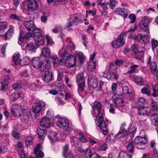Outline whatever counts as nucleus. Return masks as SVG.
<instances>
[{"label":"nucleus","instance_id":"1","mask_svg":"<svg viewBox=\"0 0 158 158\" xmlns=\"http://www.w3.org/2000/svg\"><path fill=\"white\" fill-rule=\"evenodd\" d=\"M93 107L96 109L98 114L95 120V123L97 126L99 127L100 132L104 135L107 134L108 132L107 124L103 120L104 110L102 104L98 101H95L94 103Z\"/></svg>","mask_w":158,"mask_h":158},{"label":"nucleus","instance_id":"2","mask_svg":"<svg viewBox=\"0 0 158 158\" xmlns=\"http://www.w3.org/2000/svg\"><path fill=\"white\" fill-rule=\"evenodd\" d=\"M11 111L15 117H20L23 122L27 123L28 121L30 112L23 106L18 104L14 105L12 106Z\"/></svg>","mask_w":158,"mask_h":158},{"label":"nucleus","instance_id":"3","mask_svg":"<svg viewBox=\"0 0 158 158\" xmlns=\"http://www.w3.org/2000/svg\"><path fill=\"white\" fill-rule=\"evenodd\" d=\"M75 49V46L73 43H70L66 47L64 46L62 49L59 52V56L61 58L59 62L56 55L53 56H52V59L53 61L54 64H61L62 62L64 60L65 57L68 56V54L71 53L72 51L74 50Z\"/></svg>","mask_w":158,"mask_h":158},{"label":"nucleus","instance_id":"4","mask_svg":"<svg viewBox=\"0 0 158 158\" xmlns=\"http://www.w3.org/2000/svg\"><path fill=\"white\" fill-rule=\"evenodd\" d=\"M152 19V18L146 16L142 19L139 25V28L141 32H149L148 25Z\"/></svg>","mask_w":158,"mask_h":158},{"label":"nucleus","instance_id":"5","mask_svg":"<svg viewBox=\"0 0 158 158\" xmlns=\"http://www.w3.org/2000/svg\"><path fill=\"white\" fill-rule=\"evenodd\" d=\"M24 24L27 30L31 31L34 33H36L37 31L41 32V29L37 28L34 22L32 20L25 21Z\"/></svg>","mask_w":158,"mask_h":158},{"label":"nucleus","instance_id":"6","mask_svg":"<svg viewBox=\"0 0 158 158\" xmlns=\"http://www.w3.org/2000/svg\"><path fill=\"white\" fill-rule=\"evenodd\" d=\"M34 32H28L26 34L23 31H21L19 35V44L22 45V43L23 42L24 40H28L30 37H32L34 36Z\"/></svg>","mask_w":158,"mask_h":158},{"label":"nucleus","instance_id":"7","mask_svg":"<svg viewBox=\"0 0 158 158\" xmlns=\"http://www.w3.org/2000/svg\"><path fill=\"white\" fill-rule=\"evenodd\" d=\"M116 98L113 99V101L114 106L118 108L120 110L122 111V108L123 106V102L122 99L123 94H117Z\"/></svg>","mask_w":158,"mask_h":158},{"label":"nucleus","instance_id":"8","mask_svg":"<svg viewBox=\"0 0 158 158\" xmlns=\"http://www.w3.org/2000/svg\"><path fill=\"white\" fill-rule=\"evenodd\" d=\"M57 125L63 129H67L69 126V122L67 119L61 118H59L56 122Z\"/></svg>","mask_w":158,"mask_h":158},{"label":"nucleus","instance_id":"9","mask_svg":"<svg viewBox=\"0 0 158 158\" xmlns=\"http://www.w3.org/2000/svg\"><path fill=\"white\" fill-rule=\"evenodd\" d=\"M45 103L42 101H39L34 103L32 107L33 112L35 114L39 113L42 110V107L45 106Z\"/></svg>","mask_w":158,"mask_h":158},{"label":"nucleus","instance_id":"10","mask_svg":"<svg viewBox=\"0 0 158 158\" xmlns=\"http://www.w3.org/2000/svg\"><path fill=\"white\" fill-rule=\"evenodd\" d=\"M41 32L37 31L35 33L33 38L35 44L38 46L42 45L44 44L45 40L43 37L42 34Z\"/></svg>","mask_w":158,"mask_h":158},{"label":"nucleus","instance_id":"11","mask_svg":"<svg viewBox=\"0 0 158 158\" xmlns=\"http://www.w3.org/2000/svg\"><path fill=\"white\" fill-rule=\"evenodd\" d=\"M135 39L141 44H145L149 42L150 37L148 35H142L139 34L135 36Z\"/></svg>","mask_w":158,"mask_h":158},{"label":"nucleus","instance_id":"12","mask_svg":"<svg viewBox=\"0 0 158 158\" xmlns=\"http://www.w3.org/2000/svg\"><path fill=\"white\" fill-rule=\"evenodd\" d=\"M68 67H72L74 66L76 64V57L73 55H70L67 56L65 60H63Z\"/></svg>","mask_w":158,"mask_h":158},{"label":"nucleus","instance_id":"13","mask_svg":"<svg viewBox=\"0 0 158 158\" xmlns=\"http://www.w3.org/2000/svg\"><path fill=\"white\" fill-rule=\"evenodd\" d=\"M88 85L93 88H96L98 86L97 78L94 75H89L88 79Z\"/></svg>","mask_w":158,"mask_h":158},{"label":"nucleus","instance_id":"14","mask_svg":"<svg viewBox=\"0 0 158 158\" xmlns=\"http://www.w3.org/2000/svg\"><path fill=\"white\" fill-rule=\"evenodd\" d=\"M27 6L29 10H35L38 8V4L35 0H28L27 2Z\"/></svg>","mask_w":158,"mask_h":158},{"label":"nucleus","instance_id":"15","mask_svg":"<svg viewBox=\"0 0 158 158\" xmlns=\"http://www.w3.org/2000/svg\"><path fill=\"white\" fill-rule=\"evenodd\" d=\"M51 68L50 62L49 59H46L41 64V66L40 67V70L42 72H45L49 71Z\"/></svg>","mask_w":158,"mask_h":158},{"label":"nucleus","instance_id":"16","mask_svg":"<svg viewBox=\"0 0 158 158\" xmlns=\"http://www.w3.org/2000/svg\"><path fill=\"white\" fill-rule=\"evenodd\" d=\"M45 73L42 76L43 80L46 83H49L52 79V72L49 71H45Z\"/></svg>","mask_w":158,"mask_h":158},{"label":"nucleus","instance_id":"17","mask_svg":"<svg viewBox=\"0 0 158 158\" xmlns=\"http://www.w3.org/2000/svg\"><path fill=\"white\" fill-rule=\"evenodd\" d=\"M52 114V116L51 115L48 118L44 117L42 119L40 122V124L41 127L45 128H48L49 127L50 123L49 118H52L54 116L53 114Z\"/></svg>","mask_w":158,"mask_h":158},{"label":"nucleus","instance_id":"18","mask_svg":"<svg viewBox=\"0 0 158 158\" xmlns=\"http://www.w3.org/2000/svg\"><path fill=\"white\" fill-rule=\"evenodd\" d=\"M147 141V139L145 137L137 136L134 139V143L135 145L138 146L145 144Z\"/></svg>","mask_w":158,"mask_h":158},{"label":"nucleus","instance_id":"19","mask_svg":"<svg viewBox=\"0 0 158 158\" xmlns=\"http://www.w3.org/2000/svg\"><path fill=\"white\" fill-rule=\"evenodd\" d=\"M138 113L139 115L147 116L150 114V110L148 107L142 106L138 109Z\"/></svg>","mask_w":158,"mask_h":158},{"label":"nucleus","instance_id":"20","mask_svg":"<svg viewBox=\"0 0 158 158\" xmlns=\"http://www.w3.org/2000/svg\"><path fill=\"white\" fill-rule=\"evenodd\" d=\"M103 76L104 77L106 78L108 80L113 79H117L118 77V74L116 73L110 72L107 73V74L106 72H103Z\"/></svg>","mask_w":158,"mask_h":158},{"label":"nucleus","instance_id":"21","mask_svg":"<svg viewBox=\"0 0 158 158\" xmlns=\"http://www.w3.org/2000/svg\"><path fill=\"white\" fill-rule=\"evenodd\" d=\"M40 59L39 57L35 58L33 59L31 61V65L35 68L40 70L41 63Z\"/></svg>","mask_w":158,"mask_h":158},{"label":"nucleus","instance_id":"22","mask_svg":"<svg viewBox=\"0 0 158 158\" xmlns=\"http://www.w3.org/2000/svg\"><path fill=\"white\" fill-rule=\"evenodd\" d=\"M115 12L117 14L123 16L124 19L128 15L125 8H116L115 10Z\"/></svg>","mask_w":158,"mask_h":158},{"label":"nucleus","instance_id":"23","mask_svg":"<svg viewBox=\"0 0 158 158\" xmlns=\"http://www.w3.org/2000/svg\"><path fill=\"white\" fill-rule=\"evenodd\" d=\"M127 131L123 127H121L118 133L115 135L116 139L123 138L126 134Z\"/></svg>","mask_w":158,"mask_h":158},{"label":"nucleus","instance_id":"24","mask_svg":"<svg viewBox=\"0 0 158 158\" xmlns=\"http://www.w3.org/2000/svg\"><path fill=\"white\" fill-rule=\"evenodd\" d=\"M9 78V76H6L4 78V81L1 82L0 83V90L3 91L7 87L8 81Z\"/></svg>","mask_w":158,"mask_h":158},{"label":"nucleus","instance_id":"25","mask_svg":"<svg viewBox=\"0 0 158 158\" xmlns=\"http://www.w3.org/2000/svg\"><path fill=\"white\" fill-rule=\"evenodd\" d=\"M151 57L150 56H149L148 59V64H150V68L152 73H154L155 72L156 70L157 67V64L154 62L151 63Z\"/></svg>","mask_w":158,"mask_h":158},{"label":"nucleus","instance_id":"26","mask_svg":"<svg viewBox=\"0 0 158 158\" xmlns=\"http://www.w3.org/2000/svg\"><path fill=\"white\" fill-rule=\"evenodd\" d=\"M42 54L45 57L50 58L51 57L50 50L48 47H44L41 50Z\"/></svg>","mask_w":158,"mask_h":158},{"label":"nucleus","instance_id":"27","mask_svg":"<svg viewBox=\"0 0 158 158\" xmlns=\"http://www.w3.org/2000/svg\"><path fill=\"white\" fill-rule=\"evenodd\" d=\"M125 32H123L120 34L118 36L117 40L121 46L125 44V39L124 38Z\"/></svg>","mask_w":158,"mask_h":158},{"label":"nucleus","instance_id":"28","mask_svg":"<svg viewBox=\"0 0 158 158\" xmlns=\"http://www.w3.org/2000/svg\"><path fill=\"white\" fill-rule=\"evenodd\" d=\"M133 81L139 85H144L143 80L142 77L139 76H135L133 77Z\"/></svg>","mask_w":158,"mask_h":158},{"label":"nucleus","instance_id":"29","mask_svg":"<svg viewBox=\"0 0 158 158\" xmlns=\"http://www.w3.org/2000/svg\"><path fill=\"white\" fill-rule=\"evenodd\" d=\"M69 151V145H66L64 147L63 150V155L65 158L69 157V156L72 154L73 155L71 152Z\"/></svg>","mask_w":158,"mask_h":158},{"label":"nucleus","instance_id":"30","mask_svg":"<svg viewBox=\"0 0 158 158\" xmlns=\"http://www.w3.org/2000/svg\"><path fill=\"white\" fill-rule=\"evenodd\" d=\"M13 62L14 64L16 65L19 64L21 65L22 64L20 59V55L19 54H17L15 56H13Z\"/></svg>","mask_w":158,"mask_h":158},{"label":"nucleus","instance_id":"31","mask_svg":"<svg viewBox=\"0 0 158 158\" xmlns=\"http://www.w3.org/2000/svg\"><path fill=\"white\" fill-rule=\"evenodd\" d=\"M96 68V62L93 61H90L87 67V69L90 72L94 71Z\"/></svg>","mask_w":158,"mask_h":158},{"label":"nucleus","instance_id":"32","mask_svg":"<svg viewBox=\"0 0 158 158\" xmlns=\"http://www.w3.org/2000/svg\"><path fill=\"white\" fill-rule=\"evenodd\" d=\"M48 137L51 142H56L57 139L56 134L55 132H50L48 134Z\"/></svg>","mask_w":158,"mask_h":158},{"label":"nucleus","instance_id":"33","mask_svg":"<svg viewBox=\"0 0 158 158\" xmlns=\"http://www.w3.org/2000/svg\"><path fill=\"white\" fill-rule=\"evenodd\" d=\"M14 34L13 30L12 28H10L6 33L5 35V40L10 39L12 37Z\"/></svg>","mask_w":158,"mask_h":158},{"label":"nucleus","instance_id":"34","mask_svg":"<svg viewBox=\"0 0 158 158\" xmlns=\"http://www.w3.org/2000/svg\"><path fill=\"white\" fill-rule=\"evenodd\" d=\"M25 49L26 50L34 52L36 49V47L33 43H30L26 44Z\"/></svg>","mask_w":158,"mask_h":158},{"label":"nucleus","instance_id":"35","mask_svg":"<svg viewBox=\"0 0 158 158\" xmlns=\"http://www.w3.org/2000/svg\"><path fill=\"white\" fill-rule=\"evenodd\" d=\"M116 139L115 135H114L113 133H111L108 136L106 140L107 143H112Z\"/></svg>","mask_w":158,"mask_h":158},{"label":"nucleus","instance_id":"36","mask_svg":"<svg viewBox=\"0 0 158 158\" xmlns=\"http://www.w3.org/2000/svg\"><path fill=\"white\" fill-rule=\"evenodd\" d=\"M141 91L143 94H146L148 96H149L151 95V89L148 86L143 87L141 89Z\"/></svg>","mask_w":158,"mask_h":158},{"label":"nucleus","instance_id":"37","mask_svg":"<svg viewBox=\"0 0 158 158\" xmlns=\"http://www.w3.org/2000/svg\"><path fill=\"white\" fill-rule=\"evenodd\" d=\"M137 128L134 124L131 123L128 128V131L132 134H134L136 131Z\"/></svg>","mask_w":158,"mask_h":158},{"label":"nucleus","instance_id":"38","mask_svg":"<svg viewBox=\"0 0 158 158\" xmlns=\"http://www.w3.org/2000/svg\"><path fill=\"white\" fill-rule=\"evenodd\" d=\"M37 131L40 139L41 140L43 139L45 137V131L44 130L41 129L40 128H38Z\"/></svg>","mask_w":158,"mask_h":158},{"label":"nucleus","instance_id":"39","mask_svg":"<svg viewBox=\"0 0 158 158\" xmlns=\"http://www.w3.org/2000/svg\"><path fill=\"white\" fill-rule=\"evenodd\" d=\"M76 79L77 83L85 81V78L84 77V73H80L77 75Z\"/></svg>","mask_w":158,"mask_h":158},{"label":"nucleus","instance_id":"40","mask_svg":"<svg viewBox=\"0 0 158 158\" xmlns=\"http://www.w3.org/2000/svg\"><path fill=\"white\" fill-rule=\"evenodd\" d=\"M152 117L153 118L152 120V124L155 126H158V113H154Z\"/></svg>","mask_w":158,"mask_h":158},{"label":"nucleus","instance_id":"41","mask_svg":"<svg viewBox=\"0 0 158 158\" xmlns=\"http://www.w3.org/2000/svg\"><path fill=\"white\" fill-rule=\"evenodd\" d=\"M91 150L89 149H87L84 152V158H91L92 155Z\"/></svg>","mask_w":158,"mask_h":158},{"label":"nucleus","instance_id":"42","mask_svg":"<svg viewBox=\"0 0 158 158\" xmlns=\"http://www.w3.org/2000/svg\"><path fill=\"white\" fill-rule=\"evenodd\" d=\"M144 52L143 51H137L135 53V58L139 60H141L143 57Z\"/></svg>","mask_w":158,"mask_h":158},{"label":"nucleus","instance_id":"43","mask_svg":"<svg viewBox=\"0 0 158 158\" xmlns=\"http://www.w3.org/2000/svg\"><path fill=\"white\" fill-rule=\"evenodd\" d=\"M31 60V58L28 56H26L21 60L22 64L21 65H26L28 64Z\"/></svg>","mask_w":158,"mask_h":158},{"label":"nucleus","instance_id":"44","mask_svg":"<svg viewBox=\"0 0 158 158\" xmlns=\"http://www.w3.org/2000/svg\"><path fill=\"white\" fill-rule=\"evenodd\" d=\"M107 4L109 6L110 8L113 9L117 5V2L115 0H110L107 2Z\"/></svg>","mask_w":158,"mask_h":158},{"label":"nucleus","instance_id":"45","mask_svg":"<svg viewBox=\"0 0 158 158\" xmlns=\"http://www.w3.org/2000/svg\"><path fill=\"white\" fill-rule=\"evenodd\" d=\"M70 142L71 145L73 146H75L78 144L79 139L77 137L75 136H73L70 137Z\"/></svg>","mask_w":158,"mask_h":158},{"label":"nucleus","instance_id":"46","mask_svg":"<svg viewBox=\"0 0 158 158\" xmlns=\"http://www.w3.org/2000/svg\"><path fill=\"white\" fill-rule=\"evenodd\" d=\"M43 15H42L41 18V21L44 23H46L47 20V17H48L50 15V13L48 12H43Z\"/></svg>","mask_w":158,"mask_h":158},{"label":"nucleus","instance_id":"47","mask_svg":"<svg viewBox=\"0 0 158 158\" xmlns=\"http://www.w3.org/2000/svg\"><path fill=\"white\" fill-rule=\"evenodd\" d=\"M33 140V137L31 136H28L26 139L25 144L27 147H29L32 143Z\"/></svg>","mask_w":158,"mask_h":158},{"label":"nucleus","instance_id":"48","mask_svg":"<svg viewBox=\"0 0 158 158\" xmlns=\"http://www.w3.org/2000/svg\"><path fill=\"white\" fill-rule=\"evenodd\" d=\"M139 67V65L135 64L133 65H132L131 66L128 68V73L130 74H131L134 73L135 72L136 69Z\"/></svg>","mask_w":158,"mask_h":158},{"label":"nucleus","instance_id":"49","mask_svg":"<svg viewBox=\"0 0 158 158\" xmlns=\"http://www.w3.org/2000/svg\"><path fill=\"white\" fill-rule=\"evenodd\" d=\"M85 83V81L81 82L80 83H77L78 86V91L79 93L82 92L84 90Z\"/></svg>","mask_w":158,"mask_h":158},{"label":"nucleus","instance_id":"50","mask_svg":"<svg viewBox=\"0 0 158 158\" xmlns=\"http://www.w3.org/2000/svg\"><path fill=\"white\" fill-rule=\"evenodd\" d=\"M145 99L144 98H140L135 101V103L138 106H139L142 105L145 102Z\"/></svg>","mask_w":158,"mask_h":158},{"label":"nucleus","instance_id":"51","mask_svg":"<svg viewBox=\"0 0 158 158\" xmlns=\"http://www.w3.org/2000/svg\"><path fill=\"white\" fill-rule=\"evenodd\" d=\"M118 158H131V156L126 152H121L119 154Z\"/></svg>","mask_w":158,"mask_h":158},{"label":"nucleus","instance_id":"52","mask_svg":"<svg viewBox=\"0 0 158 158\" xmlns=\"http://www.w3.org/2000/svg\"><path fill=\"white\" fill-rule=\"evenodd\" d=\"M128 151L130 152H132L133 151L134 146L132 142H130L127 147Z\"/></svg>","mask_w":158,"mask_h":158},{"label":"nucleus","instance_id":"53","mask_svg":"<svg viewBox=\"0 0 158 158\" xmlns=\"http://www.w3.org/2000/svg\"><path fill=\"white\" fill-rule=\"evenodd\" d=\"M20 94L19 93L15 92L12 94L11 95L10 98H12L13 101H15L16 99L21 97Z\"/></svg>","mask_w":158,"mask_h":158},{"label":"nucleus","instance_id":"54","mask_svg":"<svg viewBox=\"0 0 158 158\" xmlns=\"http://www.w3.org/2000/svg\"><path fill=\"white\" fill-rule=\"evenodd\" d=\"M77 136L79 137L80 141L83 143L86 142V140L82 132H79L77 134Z\"/></svg>","mask_w":158,"mask_h":158},{"label":"nucleus","instance_id":"55","mask_svg":"<svg viewBox=\"0 0 158 158\" xmlns=\"http://www.w3.org/2000/svg\"><path fill=\"white\" fill-rule=\"evenodd\" d=\"M111 45L113 48H118L121 47L117 40L113 41L111 43Z\"/></svg>","mask_w":158,"mask_h":158},{"label":"nucleus","instance_id":"56","mask_svg":"<svg viewBox=\"0 0 158 158\" xmlns=\"http://www.w3.org/2000/svg\"><path fill=\"white\" fill-rule=\"evenodd\" d=\"M77 56L78 57L80 63L83 62V60L84 58V56L83 54L81 52L77 53Z\"/></svg>","mask_w":158,"mask_h":158},{"label":"nucleus","instance_id":"57","mask_svg":"<svg viewBox=\"0 0 158 158\" xmlns=\"http://www.w3.org/2000/svg\"><path fill=\"white\" fill-rule=\"evenodd\" d=\"M151 106L153 111H156L157 110V106L156 102L153 101L151 104Z\"/></svg>","mask_w":158,"mask_h":158},{"label":"nucleus","instance_id":"58","mask_svg":"<svg viewBox=\"0 0 158 158\" xmlns=\"http://www.w3.org/2000/svg\"><path fill=\"white\" fill-rule=\"evenodd\" d=\"M10 19H15L17 21H20L21 20L20 17L17 15L16 14H10Z\"/></svg>","mask_w":158,"mask_h":158},{"label":"nucleus","instance_id":"59","mask_svg":"<svg viewBox=\"0 0 158 158\" xmlns=\"http://www.w3.org/2000/svg\"><path fill=\"white\" fill-rule=\"evenodd\" d=\"M151 45L152 49L153 50H154L155 48L158 46V41L154 39H152L151 42Z\"/></svg>","mask_w":158,"mask_h":158},{"label":"nucleus","instance_id":"60","mask_svg":"<svg viewBox=\"0 0 158 158\" xmlns=\"http://www.w3.org/2000/svg\"><path fill=\"white\" fill-rule=\"evenodd\" d=\"M21 87L20 81H18L16 83L14 84L13 86V88L15 90H18Z\"/></svg>","mask_w":158,"mask_h":158},{"label":"nucleus","instance_id":"61","mask_svg":"<svg viewBox=\"0 0 158 158\" xmlns=\"http://www.w3.org/2000/svg\"><path fill=\"white\" fill-rule=\"evenodd\" d=\"M28 88L29 89L32 91H35L39 88L38 85L35 84H32L30 85Z\"/></svg>","mask_w":158,"mask_h":158},{"label":"nucleus","instance_id":"62","mask_svg":"<svg viewBox=\"0 0 158 158\" xmlns=\"http://www.w3.org/2000/svg\"><path fill=\"white\" fill-rule=\"evenodd\" d=\"M70 19H71L73 24L77 25L80 23L79 22V20L77 17L74 16L73 19L71 18Z\"/></svg>","mask_w":158,"mask_h":158},{"label":"nucleus","instance_id":"63","mask_svg":"<svg viewBox=\"0 0 158 158\" xmlns=\"http://www.w3.org/2000/svg\"><path fill=\"white\" fill-rule=\"evenodd\" d=\"M158 85H155L154 89V92L152 94V96L154 97H156L158 95Z\"/></svg>","mask_w":158,"mask_h":158},{"label":"nucleus","instance_id":"64","mask_svg":"<svg viewBox=\"0 0 158 158\" xmlns=\"http://www.w3.org/2000/svg\"><path fill=\"white\" fill-rule=\"evenodd\" d=\"M122 90L123 94L124 95L129 93V89L127 86H125L123 87L122 88Z\"/></svg>","mask_w":158,"mask_h":158}]
</instances>
